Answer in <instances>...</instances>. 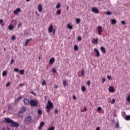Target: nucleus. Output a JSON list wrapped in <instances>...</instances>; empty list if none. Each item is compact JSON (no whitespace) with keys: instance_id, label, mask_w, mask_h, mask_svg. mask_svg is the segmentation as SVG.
Wrapping results in <instances>:
<instances>
[{"instance_id":"nucleus-1","label":"nucleus","mask_w":130,"mask_h":130,"mask_svg":"<svg viewBox=\"0 0 130 130\" xmlns=\"http://www.w3.org/2000/svg\"><path fill=\"white\" fill-rule=\"evenodd\" d=\"M4 121L5 122H6V123H10L12 127H19V123L14 121L13 120L9 118H5L4 119Z\"/></svg>"},{"instance_id":"nucleus-2","label":"nucleus","mask_w":130,"mask_h":130,"mask_svg":"<svg viewBox=\"0 0 130 130\" xmlns=\"http://www.w3.org/2000/svg\"><path fill=\"white\" fill-rule=\"evenodd\" d=\"M53 108V104L51 102L49 101L48 102V105L46 107V112L48 113H49V112L50 111V109H51V108Z\"/></svg>"},{"instance_id":"nucleus-3","label":"nucleus","mask_w":130,"mask_h":130,"mask_svg":"<svg viewBox=\"0 0 130 130\" xmlns=\"http://www.w3.org/2000/svg\"><path fill=\"white\" fill-rule=\"evenodd\" d=\"M29 104L33 107H37V106H38V101H37V100L35 101L34 100H31Z\"/></svg>"},{"instance_id":"nucleus-4","label":"nucleus","mask_w":130,"mask_h":130,"mask_svg":"<svg viewBox=\"0 0 130 130\" xmlns=\"http://www.w3.org/2000/svg\"><path fill=\"white\" fill-rule=\"evenodd\" d=\"M96 31H98V35H102V32H103V28L101 26H98L96 28Z\"/></svg>"},{"instance_id":"nucleus-5","label":"nucleus","mask_w":130,"mask_h":130,"mask_svg":"<svg viewBox=\"0 0 130 130\" xmlns=\"http://www.w3.org/2000/svg\"><path fill=\"white\" fill-rule=\"evenodd\" d=\"M31 120L32 118L31 117V116H28L26 118H25V119L24 120V123L25 124H29V123L31 122Z\"/></svg>"},{"instance_id":"nucleus-6","label":"nucleus","mask_w":130,"mask_h":130,"mask_svg":"<svg viewBox=\"0 0 130 130\" xmlns=\"http://www.w3.org/2000/svg\"><path fill=\"white\" fill-rule=\"evenodd\" d=\"M91 11H92L93 13H94V14H99V10H98V8L96 7H93L91 9Z\"/></svg>"},{"instance_id":"nucleus-7","label":"nucleus","mask_w":130,"mask_h":130,"mask_svg":"<svg viewBox=\"0 0 130 130\" xmlns=\"http://www.w3.org/2000/svg\"><path fill=\"white\" fill-rule=\"evenodd\" d=\"M23 102L25 105H30L31 101H30V100L28 99H24L23 100Z\"/></svg>"},{"instance_id":"nucleus-8","label":"nucleus","mask_w":130,"mask_h":130,"mask_svg":"<svg viewBox=\"0 0 130 130\" xmlns=\"http://www.w3.org/2000/svg\"><path fill=\"white\" fill-rule=\"evenodd\" d=\"M109 91L111 93H114V92H115V89H114V87H113V86H110L109 87Z\"/></svg>"},{"instance_id":"nucleus-9","label":"nucleus","mask_w":130,"mask_h":130,"mask_svg":"<svg viewBox=\"0 0 130 130\" xmlns=\"http://www.w3.org/2000/svg\"><path fill=\"white\" fill-rule=\"evenodd\" d=\"M100 50L102 53H106V49L103 46H101L100 48Z\"/></svg>"},{"instance_id":"nucleus-10","label":"nucleus","mask_w":130,"mask_h":130,"mask_svg":"<svg viewBox=\"0 0 130 130\" xmlns=\"http://www.w3.org/2000/svg\"><path fill=\"white\" fill-rule=\"evenodd\" d=\"M21 11H22V10H21V8H18L16 9V10H15V11H14V14H15V15H18V13H19V12H21Z\"/></svg>"},{"instance_id":"nucleus-11","label":"nucleus","mask_w":130,"mask_h":130,"mask_svg":"<svg viewBox=\"0 0 130 130\" xmlns=\"http://www.w3.org/2000/svg\"><path fill=\"white\" fill-rule=\"evenodd\" d=\"M53 25H50L48 28V31L49 33H52V31H53Z\"/></svg>"},{"instance_id":"nucleus-12","label":"nucleus","mask_w":130,"mask_h":130,"mask_svg":"<svg viewBox=\"0 0 130 130\" xmlns=\"http://www.w3.org/2000/svg\"><path fill=\"white\" fill-rule=\"evenodd\" d=\"M94 51H95V52H96V56L98 57H99L100 56V52H99V50H98V49H97L96 48H94Z\"/></svg>"},{"instance_id":"nucleus-13","label":"nucleus","mask_w":130,"mask_h":130,"mask_svg":"<svg viewBox=\"0 0 130 130\" xmlns=\"http://www.w3.org/2000/svg\"><path fill=\"white\" fill-rule=\"evenodd\" d=\"M38 11L40 13H41L42 12V5H41V4L39 5V6L38 7Z\"/></svg>"},{"instance_id":"nucleus-14","label":"nucleus","mask_w":130,"mask_h":130,"mask_svg":"<svg viewBox=\"0 0 130 130\" xmlns=\"http://www.w3.org/2000/svg\"><path fill=\"white\" fill-rule=\"evenodd\" d=\"M25 111H26V107H23L21 110H20L19 111V113H24V112H25Z\"/></svg>"},{"instance_id":"nucleus-15","label":"nucleus","mask_w":130,"mask_h":130,"mask_svg":"<svg viewBox=\"0 0 130 130\" xmlns=\"http://www.w3.org/2000/svg\"><path fill=\"white\" fill-rule=\"evenodd\" d=\"M31 40H32V39H27L25 42L24 46H27L28 45V43H29Z\"/></svg>"},{"instance_id":"nucleus-16","label":"nucleus","mask_w":130,"mask_h":130,"mask_svg":"<svg viewBox=\"0 0 130 130\" xmlns=\"http://www.w3.org/2000/svg\"><path fill=\"white\" fill-rule=\"evenodd\" d=\"M44 125V121H42L40 123V125L39 126V129H41V128H42V127H43Z\"/></svg>"},{"instance_id":"nucleus-17","label":"nucleus","mask_w":130,"mask_h":130,"mask_svg":"<svg viewBox=\"0 0 130 130\" xmlns=\"http://www.w3.org/2000/svg\"><path fill=\"white\" fill-rule=\"evenodd\" d=\"M21 99H22V96H19L18 98H17L15 100V103H17V102H19V100H21Z\"/></svg>"},{"instance_id":"nucleus-18","label":"nucleus","mask_w":130,"mask_h":130,"mask_svg":"<svg viewBox=\"0 0 130 130\" xmlns=\"http://www.w3.org/2000/svg\"><path fill=\"white\" fill-rule=\"evenodd\" d=\"M54 57H52L50 58V60H49V63L50 64H52V63H53L54 62Z\"/></svg>"},{"instance_id":"nucleus-19","label":"nucleus","mask_w":130,"mask_h":130,"mask_svg":"<svg viewBox=\"0 0 130 130\" xmlns=\"http://www.w3.org/2000/svg\"><path fill=\"white\" fill-rule=\"evenodd\" d=\"M98 41H99V39L96 38L94 39L92 42L93 44L95 43V44H98Z\"/></svg>"},{"instance_id":"nucleus-20","label":"nucleus","mask_w":130,"mask_h":130,"mask_svg":"<svg viewBox=\"0 0 130 130\" xmlns=\"http://www.w3.org/2000/svg\"><path fill=\"white\" fill-rule=\"evenodd\" d=\"M117 21L115 19H113L111 20V24H113V25H116Z\"/></svg>"},{"instance_id":"nucleus-21","label":"nucleus","mask_w":130,"mask_h":130,"mask_svg":"<svg viewBox=\"0 0 130 130\" xmlns=\"http://www.w3.org/2000/svg\"><path fill=\"white\" fill-rule=\"evenodd\" d=\"M62 83L64 87H67V85L68 84V82L67 81V80H63Z\"/></svg>"},{"instance_id":"nucleus-22","label":"nucleus","mask_w":130,"mask_h":130,"mask_svg":"<svg viewBox=\"0 0 130 130\" xmlns=\"http://www.w3.org/2000/svg\"><path fill=\"white\" fill-rule=\"evenodd\" d=\"M8 29L10 30H13L14 29V26L12 25V24H10L8 27Z\"/></svg>"},{"instance_id":"nucleus-23","label":"nucleus","mask_w":130,"mask_h":130,"mask_svg":"<svg viewBox=\"0 0 130 130\" xmlns=\"http://www.w3.org/2000/svg\"><path fill=\"white\" fill-rule=\"evenodd\" d=\"M67 27L68 29H70V30H72L73 29V26L71 25L70 23H69L67 25Z\"/></svg>"},{"instance_id":"nucleus-24","label":"nucleus","mask_w":130,"mask_h":130,"mask_svg":"<svg viewBox=\"0 0 130 130\" xmlns=\"http://www.w3.org/2000/svg\"><path fill=\"white\" fill-rule=\"evenodd\" d=\"M74 50H75V51H77V50H79V47H78V46H77V45H75L74 46Z\"/></svg>"},{"instance_id":"nucleus-25","label":"nucleus","mask_w":130,"mask_h":130,"mask_svg":"<svg viewBox=\"0 0 130 130\" xmlns=\"http://www.w3.org/2000/svg\"><path fill=\"white\" fill-rule=\"evenodd\" d=\"M125 119L126 120H130V115H126L125 117Z\"/></svg>"},{"instance_id":"nucleus-26","label":"nucleus","mask_w":130,"mask_h":130,"mask_svg":"<svg viewBox=\"0 0 130 130\" xmlns=\"http://www.w3.org/2000/svg\"><path fill=\"white\" fill-rule=\"evenodd\" d=\"M7 75H8V72L6 71H4L3 73V76L5 77V76H7Z\"/></svg>"},{"instance_id":"nucleus-27","label":"nucleus","mask_w":130,"mask_h":130,"mask_svg":"<svg viewBox=\"0 0 130 130\" xmlns=\"http://www.w3.org/2000/svg\"><path fill=\"white\" fill-rule=\"evenodd\" d=\"M46 81H45V80H43L42 83V86H46Z\"/></svg>"},{"instance_id":"nucleus-28","label":"nucleus","mask_w":130,"mask_h":130,"mask_svg":"<svg viewBox=\"0 0 130 130\" xmlns=\"http://www.w3.org/2000/svg\"><path fill=\"white\" fill-rule=\"evenodd\" d=\"M38 113L39 115H41V114H42V111L41 110V109L38 110Z\"/></svg>"},{"instance_id":"nucleus-29","label":"nucleus","mask_w":130,"mask_h":130,"mask_svg":"<svg viewBox=\"0 0 130 130\" xmlns=\"http://www.w3.org/2000/svg\"><path fill=\"white\" fill-rule=\"evenodd\" d=\"M24 72H25V70H24V69L19 71V73H20L21 75H24Z\"/></svg>"},{"instance_id":"nucleus-30","label":"nucleus","mask_w":130,"mask_h":130,"mask_svg":"<svg viewBox=\"0 0 130 130\" xmlns=\"http://www.w3.org/2000/svg\"><path fill=\"white\" fill-rule=\"evenodd\" d=\"M76 23L77 24H79L81 22V19L80 18H76Z\"/></svg>"},{"instance_id":"nucleus-31","label":"nucleus","mask_w":130,"mask_h":130,"mask_svg":"<svg viewBox=\"0 0 130 130\" xmlns=\"http://www.w3.org/2000/svg\"><path fill=\"white\" fill-rule=\"evenodd\" d=\"M81 90L83 92H85V91H86V87H85V86H83L81 88Z\"/></svg>"},{"instance_id":"nucleus-32","label":"nucleus","mask_w":130,"mask_h":130,"mask_svg":"<svg viewBox=\"0 0 130 130\" xmlns=\"http://www.w3.org/2000/svg\"><path fill=\"white\" fill-rule=\"evenodd\" d=\"M56 14H57V15H60L61 14V11H60V10H58L56 11Z\"/></svg>"},{"instance_id":"nucleus-33","label":"nucleus","mask_w":130,"mask_h":130,"mask_svg":"<svg viewBox=\"0 0 130 130\" xmlns=\"http://www.w3.org/2000/svg\"><path fill=\"white\" fill-rule=\"evenodd\" d=\"M59 8H60V3H58V4L56 7V9H59Z\"/></svg>"},{"instance_id":"nucleus-34","label":"nucleus","mask_w":130,"mask_h":130,"mask_svg":"<svg viewBox=\"0 0 130 130\" xmlns=\"http://www.w3.org/2000/svg\"><path fill=\"white\" fill-rule=\"evenodd\" d=\"M47 130H54V126H52L48 128Z\"/></svg>"},{"instance_id":"nucleus-35","label":"nucleus","mask_w":130,"mask_h":130,"mask_svg":"<svg viewBox=\"0 0 130 130\" xmlns=\"http://www.w3.org/2000/svg\"><path fill=\"white\" fill-rule=\"evenodd\" d=\"M52 72L53 73V74H55L56 73V70H55V68H53L52 69Z\"/></svg>"},{"instance_id":"nucleus-36","label":"nucleus","mask_w":130,"mask_h":130,"mask_svg":"<svg viewBox=\"0 0 130 130\" xmlns=\"http://www.w3.org/2000/svg\"><path fill=\"white\" fill-rule=\"evenodd\" d=\"M105 14H106V15H111L112 13H111V12L107 11L105 12Z\"/></svg>"},{"instance_id":"nucleus-37","label":"nucleus","mask_w":130,"mask_h":130,"mask_svg":"<svg viewBox=\"0 0 130 130\" xmlns=\"http://www.w3.org/2000/svg\"><path fill=\"white\" fill-rule=\"evenodd\" d=\"M111 104H114L115 103V99H113L112 101L111 102Z\"/></svg>"},{"instance_id":"nucleus-38","label":"nucleus","mask_w":130,"mask_h":130,"mask_svg":"<svg viewBox=\"0 0 130 130\" xmlns=\"http://www.w3.org/2000/svg\"><path fill=\"white\" fill-rule=\"evenodd\" d=\"M127 101H128V102H130V94L127 95Z\"/></svg>"},{"instance_id":"nucleus-39","label":"nucleus","mask_w":130,"mask_h":130,"mask_svg":"<svg viewBox=\"0 0 130 130\" xmlns=\"http://www.w3.org/2000/svg\"><path fill=\"white\" fill-rule=\"evenodd\" d=\"M101 110H102V108H101V107H99L97 109V111H101Z\"/></svg>"},{"instance_id":"nucleus-40","label":"nucleus","mask_w":130,"mask_h":130,"mask_svg":"<svg viewBox=\"0 0 130 130\" xmlns=\"http://www.w3.org/2000/svg\"><path fill=\"white\" fill-rule=\"evenodd\" d=\"M118 127H119V123H117L116 125H115V128H118Z\"/></svg>"},{"instance_id":"nucleus-41","label":"nucleus","mask_w":130,"mask_h":130,"mask_svg":"<svg viewBox=\"0 0 130 130\" xmlns=\"http://www.w3.org/2000/svg\"><path fill=\"white\" fill-rule=\"evenodd\" d=\"M78 40L79 41H82V37H81V36L78 37Z\"/></svg>"},{"instance_id":"nucleus-42","label":"nucleus","mask_w":130,"mask_h":130,"mask_svg":"<svg viewBox=\"0 0 130 130\" xmlns=\"http://www.w3.org/2000/svg\"><path fill=\"white\" fill-rule=\"evenodd\" d=\"M11 39L13 40H16V36H13L12 37Z\"/></svg>"},{"instance_id":"nucleus-43","label":"nucleus","mask_w":130,"mask_h":130,"mask_svg":"<svg viewBox=\"0 0 130 130\" xmlns=\"http://www.w3.org/2000/svg\"><path fill=\"white\" fill-rule=\"evenodd\" d=\"M86 84H87L88 86H90V85H91V82H90V81L88 80L87 82H86Z\"/></svg>"},{"instance_id":"nucleus-44","label":"nucleus","mask_w":130,"mask_h":130,"mask_svg":"<svg viewBox=\"0 0 130 130\" xmlns=\"http://www.w3.org/2000/svg\"><path fill=\"white\" fill-rule=\"evenodd\" d=\"M121 23L122 24V25H125V21H124V20H122L121 22Z\"/></svg>"},{"instance_id":"nucleus-45","label":"nucleus","mask_w":130,"mask_h":130,"mask_svg":"<svg viewBox=\"0 0 130 130\" xmlns=\"http://www.w3.org/2000/svg\"><path fill=\"white\" fill-rule=\"evenodd\" d=\"M102 80L103 84H104V83H105V78H103Z\"/></svg>"},{"instance_id":"nucleus-46","label":"nucleus","mask_w":130,"mask_h":130,"mask_svg":"<svg viewBox=\"0 0 130 130\" xmlns=\"http://www.w3.org/2000/svg\"><path fill=\"white\" fill-rule=\"evenodd\" d=\"M15 61L14 59H12L11 62H10V64H13V63Z\"/></svg>"},{"instance_id":"nucleus-47","label":"nucleus","mask_w":130,"mask_h":130,"mask_svg":"<svg viewBox=\"0 0 130 130\" xmlns=\"http://www.w3.org/2000/svg\"><path fill=\"white\" fill-rule=\"evenodd\" d=\"M14 72H19V69H18V68H15Z\"/></svg>"},{"instance_id":"nucleus-48","label":"nucleus","mask_w":130,"mask_h":130,"mask_svg":"<svg viewBox=\"0 0 130 130\" xmlns=\"http://www.w3.org/2000/svg\"><path fill=\"white\" fill-rule=\"evenodd\" d=\"M81 75H82V76H84V75H85V71L84 70L82 71Z\"/></svg>"},{"instance_id":"nucleus-49","label":"nucleus","mask_w":130,"mask_h":130,"mask_svg":"<svg viewBox=\"0 0 130 130\" xmlns=\"http://www.w3.org/2000/svg\"><path fill=\"white\" fill-rule=\"evenodd\" d=\"M84 111H87V108H84V110H82L81 111V112H84Z\"/></svg>"},{"instance_id":"nucleus-50","label":"nucleus","mask_w":130,"mask_h":130,"mask_svg":"<svg viewBox=\"0 0 130 130\" xmlns=\"http://www.w3.org/2000/svg\"><path fill=\"white\" fill-rule=\"evenodd\" d=\"M10 85H11V83L9 82L8 83H7L6 84V87H9V86H10Z\"/></svg>"},{"instance_id":"nucleus-51","label":"nucleus","mask_w":130,"mask_h":130,"mask_svg":"<svg viewBox=\"0 0 130 130\" xmlns=\"http://www.w3.org/2000/svg\"><path fill=\"white\" fill-rule=\"evenodd\" d=\"M55 29H54L53 30V35H55Z\"/></svg>"},{"instance_id":"nucleus-52","label":"nucleus","mask_w":130,"mask_h":130,"mask_svg":"<svg viewBox=\"0 0 130 130\" xmlns=\"http://www.w3.org/2000/svg\"><path fill=\"white\" fill-rule=\"evenodd\" d=\"M107 78H108L109 80H111V77H110V76H107Z\"/></svg>"},{"instance_id":"nucleus-53","label":"nucleus","mask_w":130,"mask_h":130,"mask_svg":"<svg viewBox=\"0 0 130 130\" xmlns=\"http://www.w3.org/2000/svg\"><path fill=\"white\" fill-rule=\"evenodd\" d=\"M73 99H74V100H76V99H77V98H76V96L73 95Z\"/></svg>"},{"instance_id":"nucleus-54","label":"nucleus","mask_w":130,"mask_h":130,"mask_svg":"<svg viewBox=\"0 0 130 130\" xmlns=\"http://www.w3.org/2000/svg\"><path fill=\"white\" fill-rule=\"evenodd\" d=\"M4 22V20L3 19H0V24H2V23Z\"/></svg>"},{"instance_id":"nucleus-55","label":"nucleus","mask_w":130,"mask_h":130,"mask_svg":"<svg viewBox=\"0 0 130 130\" xmlns=\"http://www.w3.org/2000/svg\"><path fill=\"white\" fill-rule=\"evenodd\" d=\"M20 86L21 87H23V86H24V83H20Z\"/></svg>"},{"instance_id":"nucleus-56","label":"nucleus","mask_w":130,"mask_h":130,"mask_svg":"<svg viewBox=\"0 0 130 130\" xmlns=\"http://www.w3.org/2000/svg\"><path fill=\"white\" fill-rule=\"evenodd\" d=\"M58 112V111L57 110V109H55V113H57Z\"/></svg>"},{"instance_id":"nucleus-57","label":"nucleus","mask_w":130,"mask_h":130,"mask_svg":"<svg viewBox=\"0 0 130 130\" xmlns=\"http://www.w3.org/2000/svg\"><path fill=\"white\" fill-rule=\"evenodd\" d=\"M96 130H100V127L98 126L96 127Z\"/></svg>"},{"instance_id":"nucleus-58","label":"nucleus","mask_w":130,"mask_h":130,"mask_svg":"<svg viewBox=\"0 0 130 130\" xmlns=\"http://www.w3.org/2000/svg\"><path fill=\"white\" fill-rule=\"evenodd\" d=\"M21 26H22V23H19L18 24V27H21Z\"/></svg>"},{"instance_id":"nucleus-59","label":"nucleus","mask_w":130,"mask_h":130,"mask_svg":"<svg viewBox=\"0 0 130 130\" xmlns=\"http://www.w3.org/2000/svg\"><path fill=\"white\" fill-rule=\"evenodd\" d=\"M6 129H7L6 128V127H3V128L2 129V130H6Z\"/></svg>"},{"instance_id":"nucleus-60","label":"nucleus","mask_w":130,"mask_h":130,"mask_svg":"<svg viewBox=\"0 0 130 130\" xmlns=\"http://www.w3.org/2000/svg\"><path fill=\"white\" fill-rule=\"evenodd\" d=\"M69 9H70V7H69V6H68V7H67V11L69 10Z\"/></svg>"},{"instance_id":"nucleus-61","label":"nucleus","mask_w":130,"mask_h":130,"mask_svg":"<svg viewBox=\"0 0 130 130\" xmlns=\"http://www.w3.org/2000/svg\"><path fill=\"white\" fill-rule=\"evenodd\" d=\"M55 88H58V86L55 85Z\"/></svg>"},{"instance_id":"nucleus-62","label":"nucleus","mask_w":130,"mask_h":130,"mask_svg":"<svg viewBox=\"0 0 130 130\" xmlns=\"http://www.w3.org/2000/svg\"><path fill=\"white\" fill-rule=\"evenodd\" d=\"M39 59H41V57L39 56Z\"/></svg>"},{"instance_id":"nucleus-63","label":"nucleus","mask_w":130,"mask_h":130,"mask_svg":"<svg viewBox=\"0 0 130 130\" xmlns=\"http://www.w3.org/2000/svg\"><path fill=\"white\" fill-rule=\"evenodd\" d=\"M4 50L6 51V48H4Z\"/></svg>"},{"instance_id":"nucleus-64","label":"nucleus","mask_w":130,"mask_h":130,"mask_svg":"<svg viewBox=\"0 0 130 130\" xmlns=\"http://www.w3.org/2000/svg\"><path fill=\"white\" fill-rule=\"evenodd\" d=\"M26 2H30V0H26Z\"/></svg>"}]
</instances>
